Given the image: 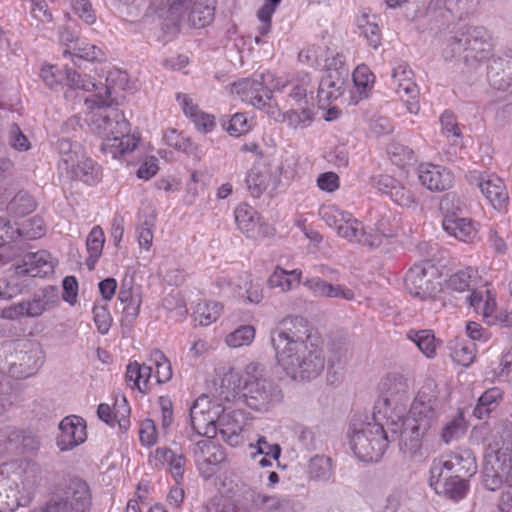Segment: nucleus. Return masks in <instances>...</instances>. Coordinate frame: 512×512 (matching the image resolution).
Listing matches in <instances>:
<instances>
[{"mask_svg":"<svg viewBox=\"0 0 512 512\" xmlns=\"http://www.w3.org/2000/svg\"><path fill=\"white\" fill-rule=\"evenodd\" d=\"M439 406L437 385L428 379L418 391L407 416L398 415L389 427L391 435L377 422L354 418L350 425V445L355 455L365 462H377L384 455L391 441L399 440V449L405 457L421 456L422 440L437 418Z\"/></svg>","mask_w":512,"mask_h":512,"instance_id":"f257e3e1","label":"nucleus"},{"mask_svg":"<svg viewBox=\"0 0 512 512\" xmlns=\"http://www.w3.org/2000/svg\"><path fill=\"white\" fill-rule=\"evenodd\" d=\"M307 321L300 316L285 318L282 328L271 334V343L279 365L294 380H311L325 367L322 351L306 344L309 337Z\"/></svg>","mask_w":512,"mask_h":512,"instance_id":"f03ea898","label":"nucleus"},{"mask_svg":"<svg viewBox=\"0 0 512 512\" xmlns=\"http://www.w3.org/2000/svg\"><path fill=\"white\" fill-rule=\"evenodd\" d=\"M67 79L72 86L82 87L84 91H92L93 94L85 98L84 102L88 111L85 114L84 122L89 130L100 137L111 133L123 134L128 132L129 123L123 112L113 105L111 94L119 81L122 87L128 76L125 72H109L106 77V84L95 83L90 78H82L78 73L69 72Z\"/></svg>","mask_w":512,"mask_h":512,"instance_id":"7ed1b4c3","label":"nucleus"},{"mask_svg":"<svg viewBox=\"0 0 512 512\" xmlns=\"http://www.w3.org/2000/svg\"><path fill=\"white\" fill-rule=\"evenodd\" d=\"M41 465L28 457L0 464V512H13L19 497L30 496L44 481Z\"/></svg>","mask_w":512,"mask_h":512,"instance_id":"20e7f679","label":"nucleus"},{"mask_svg":"<svg viewBox=\"0 0 512 512\" xmlns=\"http://www.w3.org/2000/svg\"><path fill=\"white\" fill-rule=\"evenodd\" d=\"M512 422L501 421L494 429L491 441L484 456L483 484L486 489L500 488L501 477L512 481Z\"/></svg>","mask_w":512,"mask_h":512,"instance_id":"39448f33","label":"nucleus"},{"mask_svg":"<svg viewBox=\"0 0 512 512\" xmlns=\"http://www.w3.org/2000/svg\"><path fill=\"white\" fill-rule=\"evenodd\" d=\"M43 361V350L36 341L22 339L0 343V369H6L13 378L34 375Z\"/></svg>","mask_w":512,"mask_h":512,"instance_id":"423d86ee","label":"nucleus"},{"mask_svg":"<svg viewBox=\"0 0 512 512\" xmlns=\"http://www.w3.org/2000/svg\"><path fill=\"white\" fill-rule=\"evenodd\" d=\"M59 154L58 171L72 181L95 185L101 180V167L91 159L78 142L61 138L57 142Z\"/></svg>","mask_w":512,"mask_h":512,"instance_id":"0eeeda50","label":"nucleus"},{"mask_svg":"<svg viewBox=\"0 0 512 512\" xmlns=\"http://www.w3.org/2000/svg\"><path fill=\"white\" fill-rule=\"evenodd\" d=\"M243 396L251 409L266 412L280 403L283 394L279 386L266 376L264 367L252 362L244 371Z\"/></svg>","mask_w":512,"mask_h":512,"instance_id":"6e6552de","label":"nucleus"},{"mask_svg":"<svg viewBox=\"0 0 512 512\" xmlns=\"http://www.w3.org/2000/svg\"><path fill=\"white\" fill-rule=\"evenodd\" d=\"M90 505L91 495L86 482L78 477L63 475L46 507L48 512H87Z\"/></svg>","mask_w":512,"mask_h":512,"instance_id":"1a4fd4ad","label":"nucleus"},{"mask_svg":"<svg viewBox=\"0 0 512 512\" xmlns=\"http://www.w3.org/2000/svg\"><path fill=\"white\" fill-rule=\"evenodd\" d=\"M150 3L156 9L168 7L173 21L194 28H203L214 18V7L210 0H150Z\"/></svg>","mask_w":512,"mask_h":512,"instance_id":"9d476101","label":"nucleus"},{"mask_svg":"<svg viewBox=\"0 0 512 512\" xmlns=\"http://www.w3.org/2000/svg\"><path fill=\"white\" fill-rule=\"evenodd\" d=\"M223 408L212 401L207 395L198 397L190 407V422L192 434L190 441H197L196 437L205 436L214 438L217 435V419Z\"/></svg>","mask_w":512,"mask_h":512,"instance_id":"9b49d317","label":"nucleus"},{"mask_svg":"<svg viewBox=\"0 0 512 512\" xmlns=\"http://www.w3.org/2000/svg\"><path fill=\"white\" fill-rule=\"evenodd\" d=\"M381 397L375 405L378 413L384 407V414L401 413L409 402V384L407 378L400 374H389L380 383Z\"/></svg>","mask_w":512,"mask_h":512,"instance_id":"f8f14e48","label":"nucleus"},{"mask_svg":"<svg viewBox=\"0 0 512 512\" xmlns=\"http://www.w3.org/2000/svg\"><path fill=\"white\" fill-rule=\"evenodd\" d=\"M431 467L434 468L437 477L443 476L446 471L453 472L464 479L477 471L476 457L469 448H460L445 457L434 459Z\"/></svg>","mask_w":512,"mask_h":512,"instance_id":"ddd939ff","label":"nucleus"},{"mask_svg":"<svg viewBox=\"0 0 512 512\" xmlns=\"http://www.w3.org/2000/svg\"><path fill=\"white\" fill-rule=\"evenodd\" d=\"M435 268L429 262L415 264L405 275L407 291L414 297L427 298L436 292V286L432 281Z\"/></svg>","mask_w":512,"mask_h":512,"instance_id":"4468645a","label":"nucleus"},{"mask_svg":"<svg viewBox=\"0 0 512 512\" xmlns=\"http://www.w3.org/2000/svg\"><path fill=\"white\" fill-rule=\"evenodd\" d=\"M211 438L193 441L192 453L202 474L210 477L216 473L217 467L226 460L223 447L215 444Z\"/></svg>","mask_w":512,"mask_h":512,"instance_id":"2eb2a0df","label":"nucleus"},{"mask_svg":"<svg viewBox=\"0 0 512 512\" xmlns=\"http://www.w3.org/2000/svg\"><path fill=\"white\" fill-rule=\"evenodd\" d=\"M413 72L407 64H399L393 69L392 79L395 85L396 93L405 103L410 113L416 114L419 111V102L417 100L418 88L412 80Z\"/></svg>","mask_w":512,"mask_h":512,"instance_id":"dca6fc26","label":"nucleus"},{"mask_svg":"<svg viewBox=\"0 0 512 512\" xmlns=\"http://www.w3.org/2000/svg\"><path fill=\"white\" fill-rule=\"evenodd\" d=\"M232 91L240 95L243 101L259 109L266 106L272 95V91L264 84L263 75L234 83Z\"/></svg>","mask_w":512,"mask_h":512,"instance_id":"f3484780","label":"nucleus"},{"mask_svg":"<svg viewBox=\"0 0 512 512\" xmlns=\"http://www.w3.org/2000/svg\"><path fill=\"white\" fill-rule=\"evenodd\" d=\"M491 47V35L486 28L483 26H467V64L489 58Z\"/></svg>","mask_w":512,"mask_h":512,"instance_id":"a211bd4d","label":"nucleus"},{"mask_svg":"<svg viewBox=\"0 0 512 512\" xmlns=\"http://www.w3.org/2000/svg\"><path fill=\"white\" fill-rule=\"evenodd\" d=\"M53 271L54 263L47 251L29 252L23 256L22 263L15 266V278L24 275L45 277Z\"/></svg>","mask_w":512,"mask_h":512,"instance_id":"6ab92c4d","label":"nucleus"},{"mask_svg":"<svg viewBox=\"0 0 512 512\" xmlns=\"http://www.w3.org/2000/svg\"><path fill=\"white\" fill-rule=\"evenodd\" d=\"M60 435L57 445L61 451H68L82 444L86 438V425L79 416L65 417L59 424Z\"/></svg>","mask_w":512,"mask_h":512,"instance_id":"aec40b11","label":"nucleus"},{"mask_svg":"<svg viewBox=\"0 0 512 512\" xmlns=\"http://www.w3.org/2000/svg\"><path fill=\"white\" fill-rule=\"evenodd\" d=\"M274 89L281 91L286 95V101L293 106L294 104H308L307 95L312 88L311 77L308 73H299L290 80H276Z\"/></svg>","mask_w":512,"mask_h":512,"instance_id":"412c9836","label":"nucleus"},{"mask_svg":"<svg viewBox=\"0 0 512 512\" xmlns=\"http://www.w3.org/2000/svg\"><path fill=\"white\" fill-rule=\"evenodd\" d=\"M418 179L430 191L440 192L449 189L453 183V175L446 167L431 163L418 166Z\"/></svg>","mask_w":512,"mask_h":512,"instance_id":"4be33fe9","label":"nucleus"},{"mask_svg":"<svg viewBox=\"0 0 512 512\" xmlns=\"http://www.w3.org/2000/svg\"><path fill=\"white\" fill-rule=\"evenodd\" d=\"M27 318H36L44 312L54 309L59 304L58 289L46 286L35 293L31 299L22 300Z\"/></svg>","mask_w":512,"mask_h":512,"instance_id":"5701e85b","label":"nucleus"},{"mask_svg":"<svg viewBox=\"0 0 512 512\" xmlns=\"http://www.w3.org/2000/svg\"><path fill=\"white\" fill-rule=\"evenodd\" d=\"M442 477H437L434 468H430L429 484L437 494L454 501L465 497L468 490V483L465 479L457 475H449L442 481Z\"/></svg>","mask_w":512,"mask_h":512,"instance_id":"b1692460","label":"nucleus"},{"mask_svg":"<svg viewBox=\"0 0 512 512\" xmlns=\"http://www.w3.org/2000/svg\"><path fill=\"white\" fill-rule=\"evenodd\" d=\"M374 186L383 194L388 195L395 203L410 207L415 203L413 193L394 177L382 174L373 179Z\"/></svg>","mask_w":512,"mask_h":512,"instance_id":"393cba45","label":"nucleus"},{"mask_svg":"<svg viewBox=\"0 0 512 512\" xmlns=\"http://www.w3.org/2000/svg\"><path fill=\"white\" fill-rule=\"evenodd\" d=\"M477 185L495 209L500 210L505 207L509 197L501 178L496 175L481 176Z\"/></svg>","mask_w":512,"mask_h":512,"instance_id":"a878e982","label":"nucleus"},{"mask_svg":"<svg viewBox=\"0 0 512 512\" xmlns=\"http://www.w3.org/2000/svg\"><path fill=\"white\" fill-rule=\"evenodd\" d=\"M303 285L316 297L352 300L354 292L342 285H333L318 276H307Z\"/></svg>","mask_w":512,"mask_h":512,"instance_id":"bb28decb","label":"nucleus"},{"mask_svg":"<svg viewBox=\"0 0 512 512\" xmlns=\"http://www.w3.org/2000/svg\"><path fill=\"white\" fill-rule=\"evenodd\" d=\"M487 77L493 88L512 93V58L493 60L488 67Z\"/></svg>","mask_w":512,"mask_h":512,"instance_id":"cd10ccee","label":"nucleus"},{"mask_svg":"<svg viewBox=\"0 0 512 512\" xmlns=\"http://www.w3.org/2000/svg\"><path fill=\"white\" fill-rule=\"evenodd\" d=\"M242 422L237 419L236 412L219 414L217 419V434L221 435L224 442L232 447L238 446L242 442Z\"/></svg>","mask_w":512,"mask_h":512,"instance_id":"c85d7f7f","label":"nucleus"},{"mask_svg":"<svg viewBox=\"0 0 512 512\" xmlns=\"http://www.w3.org/2000/svg\"><path fill=\"white\" fill-rule=\"evenodd\" d=\"M129 132L130 129L128 128L127 133H111L110 135L102 136L101 151L114 159L132 152L137 146V140Z\"/></svg>","mask_w":512,"mask_h":512,"instance_id":"c756f323","label":"nucleus"},{"mask_svg":"<svg viewBox=\"0 0 512 512\" xmlns=\"http://www.w3.org/2000/svg\"><path fill=\"white\" fill-rule=\"evenodd\" d=\"M443 229L463 242H472L477 236V229L469 218L457 217L455 214L445 215L442 223Z\"/></svg>","mask_w":512,"mask_h":512,"instance_id":"7c9ffc66","label":"nucleus"},{"mask_svg":"<svg viewBox=\"0 0 512 512\" xmlns=\"http://www.w3.org/2000/svg\"><path fill=\"white\" fill-rule=\"evenodd\" d=\"M43 221L39 218H33L29 225L23 229L14 230L10 222L0 217V247L4 246L14 239V234L24 235L31 239L40 238L44 234Z\"/></svg>","mask_w":512,"mask_h":512,"instance_id":"2f4dec72","label":"nucleus"},{"mask_svg":"<svg viewBox=\"0 0 512 512\" xmlns=\"http://www.w3.org/2000/svg\"><path fill=\"white\" fill-rule=\"evenodd\" d=\"M346 81L345 72H342V76L325 73L318 86L317 98L319 103L325 105L338 99L344 92Z\"/></svg>","mask_w":512,"mask_h":512,"instance_id":"473e14b6","label":"nucleus"},{"mask_svg":"<svg viewBox=\"0 0 512 512\" xmlns=\"http://www.w3.org/2000/svg\"><path fill=\"white\" fill-rule=\"evenodd\" d=\"M504 397V391L499 387L487 389L478 399L473 410V415L478 419L488 417L495 411Z\"/></svg>","mask_w":512,"mask_h":512,"instance_id":"72a5a7b5","label":"nucleus"},{"mask_svg":"<svg viewBox=\"0 0 512 512\" xmlns=\"http://www.w3.org/2000/svg\"><path fill=\"white\" fill-rule=\"evenodd\" d=\"M374 81L375 76L368 66L362 64L356 67L353 72L355 92L352 94V100L354 104H357L360 100L369 96L373 88Z\"/></svg>","mask_w":512,"mask_h":512,"instance_id":"f704fd0d","label":"nucleus"},{"mask_svg":"<svg viewBox=\"0 0 512 512\" xmlns=\"http://www.w3.org/2000/svg\"><path fill=\"white\" fill-rule=\"evenodd\" d=\"M478 271L473 267L459 270L446 280V288L459 293L472 291L478 284Z\"/></svg>","mask_w":512,"mask_h":512,"instance_id":"c9c22d12","label":"nucleus"},{"mask_svg":"<svg viewBox=\"0 0 512 512\" xmlns=\"http://www.w3.org/2000/svg\"><path fill=\"white\" fill-rule=\"evenodd\" d=\"M443 56L446 60L462 58L466 62L467 56V26L459 28L449 36L444 43Z\"/></svg>","mask_w":512,"mask_h":512,"instance_id":"e433bc0d","label":"nucleus"},{"mask_svg":"<svg viewBox=\"0 0 512 512\" xmlns=\"http://www.w3.org/2000/svg\"><path fill=\"white\" fill-rule=\"evenodd\" d=\"M118 299L124 305L122 309V325L130 326L139 315L141 299L134 296L129 289L121 288L118 293Z\"/></svg>","mask_w":512,"mask_h":512,"instance_id":"4c0bfd02","label":"nucleus"},{"mask_svg":"<svg viewBox=\"0 0 512 512\" xmlns=\"http://www.w3.org/2000/svg\"><path fill=\"white\" fill-rule=\"evenodd\" d=\"M184 113L189 116L197 128L202 133H208L215 127L214 117L201 112L196 105L189 102V99L184 96L182 100Z\"/></svg>","mask_w":512,"mask_h":512,"instance_id":"58836bf2","label":"nucleus"},{"mask_svg":"<svg viewBox=\"0 0 512 512\" xmlns=\"http://www.w3.org/2000/svg\"><path fill=\"white\" fill-rule=\"evenodd\" d=\"M104 242L105 237L102 228L100 226L93 227L86 239V247L89 253L86 264L90 270L94 269L101 256Z\"/></svg>","mask_w":512,"mask_h":512,"instance_id":"ea45409f","label":"nucleus"},{"mask_svg":"<svg viewBox=\"0 0 512 512\" xmlns=\"http://www.w3.org/2000/svg\"><path fill=\"white\" fill-rule=\"evenodd\" d=\"M269 171L259 166H253L247 173L245 182L250 194L259 198L269 185Z\"/></svg>","mask_w":512,"mask_h":512,"instance_id":"a19ab883","label":"nucleus"},{"mask_svg":"<svg viewBox=\"0 0 512 512\" xmlns=\"http://www.w3.org/2000/svg\"><path fill=\"white\" fill-rule=\"evenodd\" d=\"M308 474L312 480L327 482L333 477V466L330 457L316 455L308 465Z\"/></svg>","mask_w":512,"mask_h":512,"instance_id":"79ce46f5","label":"nucleus"},{"mask_svg":"<svg viewBox=\"0 0 512 512\" xmlns=\"http://www.w3.org/2000/svg\"><path fill=\"white\" fill-rule=\"evenodd\" d=\"M35 208L36 201L32 195L24 190L17 192L7 206L8 212L17 217H22L32 213Z\"/></svg>","mask_w":512,"mask_h":512,"instance_id":"37998d69","label":"nucleus"},{"mask_svg":"<svg viewBox=\"0 0 512 512\" xmlns=\"http://www.w3.org/2000/svg\"><path fill=\"white\" fill-rule=\"evenodd\" d=\"M259 512H294V503L287 496L262 493Z\"/></svg>","mask_w":512,"mask_h":512,"instance_id":"c03bdc74","label":"nucleus"},{"mask_svg":"<svg viewBox=\"0 0 512 512\" xmlns=\"http://www.w3.org/2000/svg\"><path fill=\"white\" fill-rule=\"evenodd\" d=\"M222 305L218 302L200 301L194 310V318L201 326L215 322L221 314Z\"/></svg>","mask_w":512,"mask_h":512,"instance_id":"a18cd8bd","label":"nucleus"},{"mask_svg":"<svg viewBox=\"0 0 512 512\" xmlns=\"http://www.w3.org/2000/svg\"><path fill=\"white\" fill-rule=\"evenodd\" d=\"M21 428L7 425L0 428V453L18 454Z\"/></svg>","mask_w":512,"mask_h":512,"instance_id":"49530a36","label":"nucleus"},{"mask_svg":"<svg viewBox=\"0 0 512 512\" xmlns=\"http://www.w3.org/2000/svg\"><path fill=\"white\" fill-rule=\"evenodd\" d=\"M453 361L464 367L471 365L476 357V345L471 341L456 342L450 347Z\"/></svg>","mask_w":512,"mask_h":512,"instance_id":"de8ad7c7","label":"nucleus"},{"mask_svg":"<svg viewBox=\"0 0 512 512\" xmlns=\"http://www.w3.org/2000/svg\"><path fill=\"white\" fill-rule=\"evenodd\" d=\"M407 337L413 341L419 350L428 358H431L435 355V336L430 330H410L407 333Z\"/></svg>","mask_w":512,"mask_h":512,"instance_id":"09e8293b","label":"nucleus"},{"mask_svg":"<svg viewBox=\"0 0 512 512\" xmlns=\"http://www.w3.org/2000/svg\"><path fill=\"white\" fill-rule=\"evenodd\" d=\"M235 221L238 228L246 234L252 232L257 224V212L256 210L247 205L240 204L234 211Z\"/></svg>","mask_w":512,"mask_h":512,"instance_id":"8fccbe9b","label":"nucleus"},{"mask_svg":"<svg viewBox=\"0 0 512 512\" xmlns=\"http://www.w3.org/2000/svg\"><path fill=\"white\" fill-rule=\"evenodd\" d=\"M300 110L290 109L283 114V119L292 128L306 127L313 121V110L306 104Z\"/></svg>","mask_w":512,"mask_h":512,"instance_id":"3c124183","label":"nucleus"},{"mask_svg":"<svg viewBox=\"0 0 512 512\" xmlns=\"http://www.w3.org/2000/svg\"><path fill=\"white\" fill-rule=\"evenodd\" d=\"M255 338V328L252 325H242L226 336L228 346L238 348L247 346Z\"/></svg>","mask_w":512,"mask_h":512,"instance_id":"603ef678","label":"nucleus"},{"mask_svg":"<svg viewBox=\"0 0 512 512\" xmlns=\"http://www.w3.org/2000/svg\"><path fill=\"white\" fill-rule=\"evenodd\" d=\"M261 494L252 488H247L234 501L240 512H259Z\"/></svg>","mask_w":512,"mask_h":512,"instance_id":"864d4df0","label":"nucleus"},{"mask_svg":"<svg viewBox=\"0 0 512 512\" xmlns=\"http://www.w3.org/2000/svg\"><path fill=\"white\" fill-rule=\"evenodd\" d=\"M69 72H72V73H77L76 71L72 70V69H66L65 72L61 71L60 69H58L56 66H53V65H50V66H46V67H43L41 69V78L43 79V81L45 82V84L50 87V88H54L57 84L61 83L62 81H66V84L72 88V89H82V87H76V86H72L70 85L68 79H67V74Z\"/></svg>","mask_w":512,"mask_h":512,"instance_id":"5fc2aeb1","label":"nucleus"},{"mask_svg":"<svg viewBox=\"0 0 512 512\" xmlns=\"http://www.w3.org/2000/svg\"><path fill=\"white\" fill-rule=\"evenodd\" d=\"M348 355V348L343 346H333L331 355L328 358V375L327 380L333 384L338 381L337 372H331L332 369H342Z\"/></svg>","mask_w":512,"mask_h":512,"instance_id":"6e6d98bb","label":"nucleus"},{"mask_svg":"<svg viewBox=\"0 0 512 512\" xmlns=\"http://www.w3.org/2000/svg\"><path fill=\"white\" fill-rule=\"evenodd\" d=\"M119 411L113 413L111 407L106 403H101L97 408V415L100 420L105 422L107 425L113 427L117 422L121 430H127L130 426V420L124 413L118 418Z\"/></svg>","mask_w":512,"mask_h":512,"instance_id":"4d7b16f0","label":"nucleus"},{"mask_svg":"<svg viewBox=\"0 0 512 512\" xmlns=\"http://www.w3.org/2000/svg\"><path fill=\"white\" fill-rule=\"evenodd\" d=\"M152 360L155 364V378L156 382L166 383L172 378V368L170 361L160 350L152 352Z\"/></svg>","mask_w":512,"mask_h":512,"instance_id":"13d9d810","label":"nucleus"},{"mask_svg":"<svg viewBox=\"0 0 512 512\" xmlns=\"http://www.w3.org/2000/svg\"><path fill=\"white\" fill-rule=\"evenodd\" d=\"M466 432V424L461 415L455 416L442 429L441 438L444 443L459 439Z\"/></svg>","mask_w":512,"mask_h":512,"instance_id":"bf43d9fd","label":"nucleus"},{"mask_svg":"<svg viewBox=\"0 0 512 512\" xmlns=\"http://www.w3.org/2000/svg\"><path fill=\"white\" fill-rule=\"evenodd\" d=\"M388 153L392 162L398 166H405L415 161L414 151L401 143L391 144Z\"/></svg>","mask_w":512,"mask_h":512,"instance_id":"052dcab7","label":"nucleus"},{"mask_svg":"<svg viewBox=\"0 0 512 512\" xmlns=\"http://www.w3.org/2000/svg\"><path fill=\"white\" fill-rule=\"evenodd\" d=\"M363 228L362 223L349 213V219H345V222L341 223L337 232L341 237L349 241L358 242L361 235H363Z\"/></svg>","mask_w":512,"mask_h":512,"instance_id":"680f3d73","label":"nucleus"},{"mask_svg":"<svg viewBox=\"0 0 512 512\" xmlns=\"http://www.w3.org/2000/svg\"><path fill=\"white\" fill-rule=\"evenodd\" d=\"M63 54L73 55L79 59H84L91 62L101 61L104 56L102 50L99 47L88 43H81L77 45L74 48L73 53L66 49L64 50Z\"/></svg>","mask_w":512,"mask_h":512,"instance_id":"e2e57ef3","label":"nucleus"},{"mask_svg":"<svg viewBox=\"0 0 512 512\" xmlns=\"http://www.w3.org/2000/svg\"><path fill=\"white\" fill-rule=\"evenodd\" d=\"M93 320L101 335H106L112 325L113 318L108 310L107 305L95 304L93 307Z\"/></svg>","mask_w":512,"mask_h":512,"instance_id":"0e129e2a","label":"nucleus"},{"mask_svg":"<svg viewBox=\"0 0 512 512\" xmlns=\"http://www.w3.org/2000/svg\"><path fill=\"white\" fill-rule=\"evenodd\" d=\"M41 442L33 432L21 429V436L18 446V454L36 455L40 449Z\"/></svg>","mask_w":512,"mask_h":512,"instance_id":"69168bd1","label":"nucleus"},{"mask_svg":"<svg viewBox=\"0 0 512 512\" xmlns=\"http://www.w3.org/2000/svg\"><path fill=\"white\" fill-rule=\"evenodd\" d=\"M320 216L330 227L338 230L345 219H349V213L340 210L336 206H325L320 209Z\"/></svg>","mask_w":512,"mask_h":512,"instance_id":"338daca9","label":"nucleus"},{"mask_svg":"<svg viewBox=\"0 0 512 512\" xmlns=\"http://www.w3.org/2000/svg\"><path fill=\"white\" fill-rule=\"evenodd\" d=\"M342 72H345V79H348L349 70L345 66L343 55L328 50L325 59V73H333L334 75L342 76Z\"/></svg>","mask_w":512,"mask_h":512,"instance_id":"774afa93","label":"nucleus"}]
</instances>
